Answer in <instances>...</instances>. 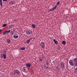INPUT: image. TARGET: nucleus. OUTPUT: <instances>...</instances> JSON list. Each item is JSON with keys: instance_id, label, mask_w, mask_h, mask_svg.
I'll list each match as a JSON object with an SVG mask.
<instances>
[{"instance_id": "obj_1", "label": "nucleus", "mask_w": 77, "mask_h": 77, "mask_svg": "<svg viewBox=\"0 0 77 77\" xmlns=\"http://www.w3.org/2000/svg\"><path fill=\"white\" fill-rule=\"evenodd\" d=\"M76 58H75L73 59L74 66H77V56Z\"/></svg>"}, {"instance_id": "obj_2", "label": "nucleus", "mask_w": 77, "mask_h": 77, "mask_svg": "<svg viewBox=\"0 0 77 77\" xmlns=\"http://www.w3.org/2000/svg\"><path fill=\"white\" fill-rule=\"evenodd\" d=\"M60 66L62 68L65 69V63L63 62H62L61 63Z\"/></svg>"}, {"instance_id": "obj_3", "label": "nucleus", "mask_w": 77, "mask_h": 77, "mask_svg": "<svg viewBox=\"0 0 77 77\" xmlns=\"http://www.w3.org/2000/svg\"><path fill=\"white\" fill-rule=\"evenodd\" d=\"M45 45V43L44 42H42L40 44V45L42 47V48H44V45Z\"/></svg>"}, {"instance_id": "obj_4", "label": "nucleus", "mask_w": 77, "mask_h": 77, "mask_svg": "<svg viewBox=\"0 0 77 77\" xmlns=\"http://www.w3.org/2000/svg\"><path fill=\"white\" fill-rule=\"evenodd\" d=\"M16 73H17L18 74H20V72H19V71L17 70H14V72H13L14 75H15Z\"/></svg>"}, {"instance_id": "obj_5", "label": "nucleus", "mask_w": 77, "mask_h": 77, "mask_svg": "<svg viewBox=\"0 0 77 77\" xmlns=\"http://www.w3.org/2000/svg\"><path fill=\"white\" fill-rule=\"evenodd\" d=\"M69 63L71 66H74V63L73 62V61L72 60H69Z\"/></svg>"}, {"instance_id": "obj_6", "label": "nucleus", "mask_w": 77, "mask_h": 77, "mask_svg": "<svg viewBox=\"0 0 77 77\" xmlns=\"http://www.w3.org/2000/svg\"><path fill=\"white\" fill-rule=\"evenodd\" d=\"M26 33L27 34H28V35H30L32 33V30H29L26 32Z\"/></svg>"}, {"instance_id": "obj_7", "label": "nucleus", "mask_w": 77, "mask_h": 77, "mask_svg": "<svg viewBox=\"0 0 77 77\" xmlns=\"http://www.w3.org/2000/svg\"><path fill=\"white\" fill-rule=\"evenodd\" d=\"M31 65H30V64H29L28 63H27L26 64V66L27 68H30V67Z\"/></svg>"}, {"instance_id": "obj_8", "label": "nucleus", "mask_w": 77, "mask_h": 77, "mask_svg": "<svg viewBox=\"0 0 77 77\" xmlns=\"http://www.w3.org/2000/svg\"><path fill=\"white\" fill-rule=\"evenodd\" d=\"M3 57H4V58L5 59H6V54H3Z\"/></svg>"}, {"instance_id": "obj_9", "label": "nucleus", "mask_w": 77, "mask_h": 77, "mask_svg": "<svg viewBox=\"0 0 77 77\" xmlns=\"http://www.w3.org/2000/svg\"><path fill=\"white\" fill-rule=\"evenodd\" d=\"M14 3L15 2L13 1H11V2H10L9 4L10 5H13Z\"/></svg>"}, {"instance_id": "obj_10", "label": "nucleus", "mask_w": 77, "mask_h": 77, "mask_svg": "<svg viewBox=\"0 0 77 77\" xmlns=\"http://www.w3.org/2000/svg\"><path fill=\"white\" fill-rule=\"evenodd\" d=\"M27 69L26 67H24L23 69V72H25L26 71V69Z\"/></svg>"}, {"instance_id": "obj_11", "label": "nucleus", "mask_w": 77, "mask_h": 77, "mask_svg": "<svg viewBox=\"0 0 77 77\" xmlns=\"http://www.w3.org/2000/svg\"><path fill=\"white\" fill-rule=\"evenodd\" d=\"M31 39H32V38H29V39H28L27 40L26 42H27V43H28V44H29V42H30V40Z\"/></svg>"}, {"instance_id": "obj_12", "label": "nucleus", "mask_w": 77, "mask_h": 77, "mask_svg": "<svg viewBox=\"0 0 77 77\" xmlns=\"http://www.w3.org/2000/svg\"><path fill=\"white\" fill-rule=\"evenodd\" d=\"M20 50H25V48L20 47Z\"/></svg>"}, {"instance_id": "obj_13", "label": "nucleus", "mask_w": 77, "mask_h": 77, "mask_svg": "<svg viewBox=\"0 0 77 77\" xmlns=\"http://www.w3.org/2000/svg\"><path fill=\"white\" fill-rule=\"evenodd\" d=\"M55 10L54 9V8H52L51 9H50L49 11V12H51V11H54Z\"/></svg>"}, {"instance_id": "obj_14", "label": "nucleus", "mask_w": 77, "mask_h": 77, "mask_svg": "<svg viewBox=\"0 0 77 77\" xmlns=\"http://www.w3.org/2000/svg\"><path fill=\"white\" fill-rule=\"evenodd\" d=\"M7 42H8V43H10V42H11V40L9 39H7Z\"/></svg>"}, {"instance_id": "obj_15", "label": "nucleus", "mask_w": 77, "mask_h": 77, "mask_svg": "<svg viewBox=\"0 0 77 77\" xmlns=\"http://www.w3.org/2000/svg\"><path fill=\"white\" fill-rule=\"evenodd\" d=\"M14 39H17L18 38V36L17 35V36H15L14 35Z\"/></svg>"}, {"instance_id": "obj_16", "label": "nucleus", "mask_w": 77, "mask_h": 77, "mask_svg": "<svg viewBox=\"0 0 77 77\" xmlns=\"http://www.w3.org/2000/svg\"><path fill=\"white\" fill-rule=\"evenodd\" d=\"M0 4L1 6H2L3 4H2V0H0Z\"/></svg>"}, {"instance_id": "obj_17", "label": "nucleus", "mask_w": 77, "mask_h": 77, "mask_svg": "<svg viewBox=\"0 0 77 77\" xmlns=\"http://www.w3.org/2000/svg\"><path fill=\"white\" fill-rule=\"evenodd\" d=\"M62 43L63 44V45H65V44H66V42H65V41H63L62 42Z\"/></svg>"}, {"instance_id": "obj_18", "label": "nucleus", "mask_w": 77, "mask_h": 77, "mask_svg": "<svg viewBox=\"0 0 77 77\" xmlns=\"http://www.w3.org/2000/svg\"><path fill=\"white\" fill-rule=\"evenodd\" d=\"M32 28H35V26L34 24H32Z\"/></svg>"}, {"instance_id": "obj_19", "label": "nucleus", "mask_w": 77, "mask_h": 77, "mask_svg": "<svg viewBox=\"0 0 77 77\" xmlns=\"http://www.w3.org/2000/svg\"><path fill=\"white\" fill-rule=\"evenodd\" d=\"M60 4V2L58 1V2L56 4V5H57V6H58Z\"/></svg>"}, {"instance_id": "obj_20", "label": "nucleus", "mask_w": 77, "mask_h": 77, "mask_svg": "<svg viewBox=\"0 0 77 77\" xmlns=\"http://www.w3.org/2000/svg\"><path fill=\"white\" fill-rule=\"evenodd\" d=\"M39 59L40 61L41 62H42V59H41V57H40Z\"/></svg>"}, {"instance_id": "obj_21", "label": "nucleus", "mask_w": 77, "mask_h": 77, "mask_svg": "<svg viewBox=\"0 0 77 77\" xmlns=\"http://www.w3.org/2000/svg\"><path fill=\"white\" fill-rule=\"evenodd\" d=\"M6 33H7V32L6 31H5L4 32H3V35H5V34H6Z\"/></svg>"}, {"instance_id": "obj_22", "label": "nucleus", "mask_w": 77, "mask_h": 77, "mask_svg": "<svg viewBox=\"0 0 77 77\" xmlns=\"http://www.w3.org/2000/svg\"><path fill=\"white\" fill-rule=\"evenodd\" d=\"M6 32H7V33H9V32H11V30H9L8 31V30H6Z\"/></svg>"}, {"instance_id": "obj_23", "label": "nucleus", "mask_w": 77, "mask_h": 77, "mask_svg": "<svg viewBox=\"0 0 77 77\" xmlns=\"http://www.w3.org/2000/svg\"><path fill=\"white\" fill-rule=\"evenodd\" d=\"M54 43L56 44H58V42H57V41H55Z\"/></svg>"}, {"instance_id": "obj_24", "label": "nucleus", "mask_w": 77, "mask_h": 77, "mask_svg": "<svg viewBox=\"0 0 77 77\" xmlns=\"http://www.w3.org/2000/svg\"><path fill=\"white\" fill-rule=\"evenodd\" d=\"M5 26H6V24H4L3 25V27H5Z\"/></svg>"}, {"instance_id": "obj_25", "label": "nucleus", "mask_w": 77, "mask_h": 77, "mask_svg": "<svg viewBox=\"0 0 77 77\" xmlns=\"http://www.w3.org/2000/svg\"><path fill=\"white\" fill-rule=\"evenodd\" d=\"M12 27H13V25H11V26H10L9 27V29H11V28H12Z\"/></svg>"}, {"instance_id": "obj_26", "label": "nucleus", "mask_w": 77, "mask_h": 77, "mask_svg": "<svg viewBox=\"0 0 77 77\" xmlns=\"http://www.w3.org/2000/svg\"><path fill=\"white\" fill-rule=\"evenodd\" d=\"M11 35H13L14 34V32L12 31L11 32Z\"/></svg>"}, {"instance_id": "obj_27", "label": "nucleus", "mask_w": 77, "mask_h": 77, "mask_svg": "<svg viewBox=\"0 0 77 77\" xmlns=\"http://www.w3.org/2000/svg\"><path fill=\"white\" fill-rule=\"evenodd\" d=\"M57 5H56L55 6H54V9L55 10L56 9V8H57Z\"/></svg>"}, {"instance_id": "obj_28", "label": "nucleus", "mask_w": 77, "mask_h": 77, "mask_svg": "<svg viewBox=\"0 0 77 77\" xmlns=\"http://www.w3.org/2000/svg\"><path fill=\"white\" fill-rule=\"evenodd\" d=\"M45 69H47V68H49L48 67H46V66H45L44 67Z\"/></svg>"}, {"instance_id": "obj_29", "label": "nucleus", "mask_w": 77, "mask_h": 77, "mask_svg": "<svg viewBox=\"0 0 77 77\" xmlns=\"http://www.w3.org/2000/svg\"><path fill=\"white\" fill-rule=\"evenodd\" d=\"M1 58H3V55L1 54Z\"/></svg>"}, {"instance_id": "obj_30", "label": "nucleus", "mask_w": 77, "mask_h": 77, "mask_svg": "<svg viewBox=\"0 0 77 77\" xmlns=\"http://www.w3.org/2000/svg\"><path fill=\"white\" fill-rule=\"evenodd\" d=\"M41 58H42V59H44V56H42L41 57Z\"/></svg>"}, {"instance_id": "obj_31", "label": "nucleus", "mask_w": 77, "mask_h": 77, "mask_svg": "<svg viewBox=\"0 0 77 77\" xmlns=\"http://www.w3.org/2000/svg\"><path fill=\"white\" fill-rule=\"evenodd\" d=\"M4 53H6V50L5 51V50H4Z\"/></svg>"}, {"instance_id": "obj_32", "label": "nucleus", "mask_w": 77, "mask_h": 77, "mask_svg": "<svg viewBox=\"0 0 77 77\" xmlns=\"http://www.w3.org/2000/svg\"><path fill=\"white\" fill-rule=\"evenodd\" d=\"M2 0L3 1V2H7V1L8 0Z\"/></svg>"}, {"instance_id": "obj_33", "label": "nucleus", "mask_w": 77, "mask_h": 77, "mask_svg": "<svg viewBox=\"0 0 77 77\" xmlns=\"http://www.w3.org/2000/svg\"><path fill=\"white\" fill-rule=\"evenodd\" d=\"M2 31V29H0V33Z\"/></svg>"}, {"instance_id": "obj_34", "label": "nucleus", "mask_w": 77, "mask_h": 77, "mask_svg": "<svg viewBox=\"0 0 77 77\" xmlns=\"http://www.w3.org/2000/svg\"><path fill=\"white\" fill-rule=\"evenodd\" d=\"M54 41V42H55V41H56V40H55V39L53 40Z\"/></svg>"}, {"instance_id": "obj_35", "label": "nucleus", "mask_w": 77, "mask_h": 77, "mask_svg": "<svg viewBox=\"0 0 77 77\" xmlns=\"http://www.w3.org/2000/svg\"><path fill=\"white\" fill-rule=\"evenodd\" d=\"M48 62H47V63H46V64H47V65H48Z\"/></svg>"}, {"instance_id": "obj_36", "label": "nucleus", "mask_w": 77, "mask_h": 77, "mask_svg": "<svg viewBox=\"0 0 77 77\" xmlns=\"http://www.w3.org/2000/svg\"><path fill=\"white\" fill-rule=\"evenodd\" d=\"M75 70H77L76 72H77V68H76L75 69Z\"/></svg>"}, {"instance_id": "obj_37", "label": "nucleus", "mask_w": 77, "mask_h": 77, "mask_svg": "<svg viewBox=\"0 0 77 77\" xmlns=\"http://www.w3.org/2000/svg\"><path fill=\"white\" fill-rule=\"evenodd\" d=\"M56 68H58V67H57Z\"/></svg>"}, {"instance_id": "obj_38", "label": "nucleus", "mask_w": 77, "mask_h": 77, "mask_svg": "<svg viewBox=\"0 0 77 77\" xmlns=\"http://www.w3.org/2000/svg\"><path fill=\"white\" fill-rule=\"evenodd\" d=\"M13 31L14 32H15V30H13Z\"/></svg>"}]
</instances>
